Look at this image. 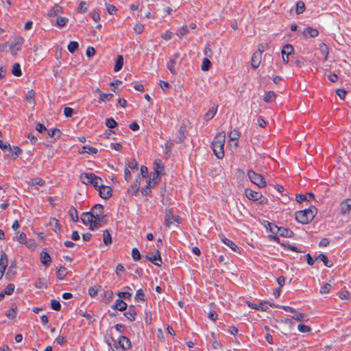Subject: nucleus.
I'll return each mask as SVG.
<instances>
[{
    "label": "nucleus",
    "instance_id": "obj_33",
    "mask_svg": "<svg viewBox=\"0 0 351 351\" xmlns=\"http://www.w3.org/2000/svg\"><path fill=\"white\" fill-rule=\"evenodd\" d=\"M10 152H11L14 160L22 154V149L18 146L10 147Z\"/></svg>",
    "mask_w": 351,
    "mask_h": 351
},
{
    "label": "nucleus",
    "instance_id": "obj_63",
    "mask_svg": "<svg viewBox=\"0 0 351 351\" xmlns=\"http://www.w3.org/2000/svg\"><path fill=\"white\" fill-rule=\"evenodd\" d=\"M331 287L332 286L330 284L326 283L323 287H321L320 293L322 294L328 293L330 291Z\"/></svg>",
    "mask_w": 351,
    "mask_h": 351
},
{
    "label": "nucleus",
    "instance_id": "obj_30",
    "mask_svg": "<svg viewBox=\"0 0 351 351\" xmlns=\"http://www.w3.org/2000/svg\"><path fill=\"white\" fill-rule=\"evenodd\" d=\"M164 170V165L160 159H156L154 162V171L162 173Z\"/></svg>",
    "mask_w": 351,
    "mask_h": 351
},
{
    "label": "nucleus",
    "instance_id": "obj_62",
    "mask_svg": "<svg viewBox=\"0 0 351 351\" xmlns=\"http://www.w3.org/2000/svg\"><path fill=\"white\" fill-rule=\"evenodd\" d=\"M175 62L173 58H171L167 64V67L171 71V73L174 74L176 71L174 68Z\"/></svg>",
    "mask_w": 351,
    "mask_h": 351
},
{
    "label": "nucleus",
    "instance_id": "obj_42",
    "mask_svg": "<svg viewBox=\"0 0 351 351\" xmlns=\"http://www.w3.org/2000/svg\"><path fill=\"white\" fill-rule=\"evenodd\" d=\"M114 95L112 93H101L99 95V103L106 102L111 100Z\"/></svg>",
    "mask_w": 351,
    "mask_h": 351
},
{
    "label": "nucleus",
    "instance_id": "obj_23",
    "mask_svg": "<svg viewBox=\"0 0 351 351\" xmlns=\"http://www.w3.org/2000/svg\"><path fill=\"white\" fill-rule=\"evenodd\" d=\"M314 195L312 193H308L305 195L303 194H298L296 195V200L298 202H302L304 201H310L313 199Z\"/></svg>",
    "mask_w": 351,
    "mask_h": 351
},
{
    "label": "nucleus",
    "instance_id": "obj_26",
    "mask_svg": "<svg viewBox=\"0 0 351 351\" xmlns=\"http://www.w3.org/2000/svg\"><path fill=\"white\" fill-rule=\"evenodd\" d=\"M173 213L172 209H169L166 211L165 215V224L167 226H169L173 223Z\"/></svg>",
    "mask_w": 351,
    "mask_h": 351
},
{
    "label": "nucleus",
    "instance_id": "obj_44",
    "mask_svg": "<svg viewBox=\"0 0 351 351\" xmlns=\"http://www.w3.org/2000/svg\"><path fill=\"white\" fill-rule=\"evenodd\" d=\"M35 92L33 89L28 90L24 99L29 103H34Z\"/></svg>",
    "mask_w": 351,
    "mask_h": 351
},
{
    "label": "nucleus",
    "instance_id": "obj_49",
    "mask_svg": "<svg viewBox=\"0 0 351 351\" xmlns=\"http://www.w3.org/2000/svg\"><path fill=\"white\" fill-rule=\"evenodd\" d=\"M48 135L51 137L56 136L59 138L61 135V131L57 128H51L48 130Z\"/></svg>",
    "mask_w": 351,
    "mask_h": 351
},
{
    "label": "nucleus",
    "instance_id": "obj_27",
    "mask_svg": "<svg viewBox=\"0 0 351 351\" xmlns=\"http://www.w3.org/2000/svg\"><path fill=\"white\" fill-rule=\"evenodd\" d=\"M49 225L56 233L60 232V223L59 221L55 218H51L49 221Z\"/></svg>",
    "mask_w": 351,
    "mask_h": 351
},
{
    "label": "nucleus",
    "instance_id": "obj_13",
    "mask_svg": "<svg viewBox=\"0 0 351 351\" xmlns=\"http://www.w3.org/2000/svg\"><path fill=\"white\" fill-rule=\"evenodd\" d=\"M293 52V47L290 44L285 45L282 49V60L285 63H288L289 56Z\"/></svg>",
    "mask_w": 351,
    "mask_h": 351
},
{
    "label": "nucleus",
    "instance_id": "obj_25",
    "mask_svg": "<svg viewBox=\"0 0 351 351\" xmlns=\"http://www.w3.org/2000/svg\"><path fill=\"white\" fill-rule=\"evenodd\" d=\"M278 234L283 237L291 238L293 236L294 233L292 230L288 228L280 227Z\"/></svg>",
    "mask_w": 351,
    "mask_h": 351
},
{
    "label": "nucleus",
    "instance_id": "obj_21",
    "mask_svg": "<svg viewBox=\"0 0 351 351\" xmlns=\"http://www.w3.org/2000/svg\"><path fill=\"white\" fill-rule=\"evenodd\" d=\"M112 307L120 311H123L127 308V304L122 299L118 298L115 300L114 304Z\"/></svg>",
    "mask_w": 351,
    "mask_h": 351
},
{
    "label": "nucleus",
    "instance_id": "obj_40",
    "mask_svg": "<svg viewBox=\"0 0 351 351\" xmlns=\"http://www.w3.org/2000/svg\"><path fill=\"white\" fill-rule=\"evenodd\" d=\"M174 147V143L171 141H167L165 145V153L167 156H170L172 152V149Z\"/></svg>",
    "mask_w": 351,
    "mask_h": 351
},
{
    "label": "nucleus",
    "instance_id": "obj_56",
    "mask_svg": "<svg viewBox=\"0 0 351 351\" xmlns=\"http://www.w3.org/2000/svg\"><path fill=\"white\" fill-rule=\"evenodd\" d=\"M159 85L164 92H167L171 87L169 82L163 80L159 81Z\"/></svg>",
    "mask_w": 351,
    "mask_h": 351
},
{
    "label": "nucleus",
    "instance_id": "obj_19",
    "mask_svg": "<svg viewBox=\"0 0 351 351\" xmlns=\"http://www.w3.org/2000/svg\"><path fill=\"white\" fill-rule=\"evenodd\" d=\"M8 256L4 252H2L0 257V271L5 273L6 267H8Z\"/></svg>",
    "mask_w": 351,
    "mask_h": 351
},
{
    "label": "nucleus",
    "instance_id": "obj_57",
    "mask_svg": "<svg viewBox=\"0 0 351 351\" xmlns=\"http://www.w3.org/2000/svg\"><path fill=\"white\" fill-rule=\"evenodd\" d=\"M305 10V5L304 2L300 1L296 4V12L297 14H302Z\"/></svg>",
    "mask_w": 351,
    "mask_h": 351
},
{
    "label": "nucleus",
    "instance_id": "obj_39",
    "mask_svg": "<svg viewBox=\"0 0 351 351\" xmlns=\"http://www.w3.org/2000/svg\"><path fill=\"white\" fill-rule=\"evenodd\" d=\"M103 241L106 245H108L112 243L111 235L108 230L103 231Z\"/></svg>",
    "mask_w": 351,
    "mask_h": 351
},
{
    "label": "nucleus",
    "instance_id": "obj_64",
    "mask_svg": "<svg viewBox=\"0 0 351 351\" xmlns=\"http://www.w3.org/2000/svg\"><path fill=\"white\" fill-rule=\"evenodd\" d=\"M128 168H130V169H131L132 170H136V171L138 170V163H137V162L136 161L135 159L131 160L128 162Z\"/></svg>",
    "mask_w": 351,
    "mask_h": 351
},
{
    "label": "nucleus",
    "instance_id": "obj_8",
    "mask_svg": "<svg viewBox=\"0 0 351 351\" xmlns=\"http://www.w3.org/2000/svg\"><path fill=\"white\" fill-rule=\"evenodd\" d=\"M99 191V195L103 199H108L112 195V190L110 186L104 185L103 182H101V186L96 189Z\"/></svg>",
    "mask_w": 351,
    "mask_h": 351
},
{
    "label": "nucleus",
    "instance_id": "obj_3",
    "mask_svg": "<svg viewBox=\"0 0 351 351\" xmlns=\"http://www.w3.org/2000/svg\"><path fill=\"white\" fill-rule=\"evenodd\" d=\"M81 182L84 184H92L95 189L101 186L102 179L93 173H82L80 176Z\"/></svg>",
    "mask_w": 351,
    "mask_h": 351
},
{
    "label": "nucleus",
    "instance_id": "obj_10",
    "mask_svg": "<svg viewBox=\"0 0 351 351\" xmlns=\"http://www.w3.org/2000/svg\"><path fill=\"white\" fill-rule=\"evenodd\" d=\"M339 210L341 215H346L351 211V199L348 198L341 202Z\"/></svg>",
    "mask_w": 351,
    "mask_h": 351
},
{
    "label": "nucleus",
    "instance_id": "obj_34",
    "mask_svg": "<svg viewBox=\"0 0 351 351\" xmlns=\"http://www.w3.org/2000/svg\"><path fill=\"white\" fill-rule=\"evenodd\" d=\"M123 65V58L122 56L119 55V56H118L117 59L116 60L114 67V71L115 72L119 71L122 69Z\"/></svg>",
    "mask_w": 351,
    "mask_h": 351
},
{
    "label": "nucleus",
    "instance_id": "obj_50",
    "mask_svg": "<svg viewBox=\"0 0 351 351\" xmlns=\"http://www.w3.org/2000/svg\"><path fill=\"white\" fill-rule=\"evenodd\" d=\"M106 125L112 129L117 125V122L112 117L108 118L106 119Z\"/></svg>",
    "mask_w": 351,
    "mask_h": 351
},
{
    "label": "nucleus",
    "instance_id": "obj_58",
    "mask_svg": "<svg viewBox=\"0 0 351 351\" xmlns=\"http://www.w3.org/2000/svg\"><path fill=\"white\" fill-rule=\"evenodd\" d=\"M132 256L134 261H138L141 258V253L136 247L132 249Z\"/></svg>",
    "mask_w": 351,
    "mask_h": 351
},
{
    "label": "nucleus",
    "instance_id": "obj_60",
    "mask_svg": "<svg viewBox=\"0 0 351 351\" xmlns=\"http://www.w3.org/2000/svg\"><path fill=\"white\" fill-rule=\"evenodd\" d=\"M268 226H269V231L271 233H273V234H278L279 230H280V227H278V226H276V225H275L274 223H269Z\"/></svg>",
    "mask_w": 351,
    "mask_h": 351
},
{
    "label": "nucleus",
    "instance_id": "obj_55",
    "mask_svg": "<svg viewBox=\"0 0 351 351\" xmlns=\"http://www.w3.org/2000/svg\"><path fill=\"white\" fill-rule=\"evenodd\" d=\"M51 307L55 311H60L61 308V304L58 300L53 299L50 302Z\"/></svg>",
    "mask_w": 351,
    "mask_h": 351
},
{
    "label": "nucleus",
    "instance_id": "obj_41",
    "mask_svg": "<svg viewBox=\"0 0 351 351\" xmlns=\"http://www.w3.org/2000/svg\"><path fill=\"white\" fill-rule=\"evenodd\" d=\"M100 285H95L94 287H90L88 289V293L90 296L95 297L97 295L98 292L101 290Z\"/></svg>",
    "mask_w": 351,
    "mask_h": 351
},
{
    "label": "nucleus",
    "instance_id": "obj_59",
    "mask_svg": "<svg viewBox=\"0 0 351 351\" xmlns=\"http://www.w3.org/2000/svg\"><path fill=\"white\" fill-rule=\"evenodd\" d=\"M106 9L110 14H114L117 12V8L111 4L106 3Z\"/></svg>",
    "mask_w": 351,
    "mask_h": 351
},
{
    "label": "nucleus",
    "instance_id": "obj_38",
    "mask_svg": "<svg viewBox=\"0 0 351 351\" xmlns=\"http://www.w3.org/2000/svg\"><path fill=\"white\" fill-rule=\"evenodd\" d=\"M69 216L71 217V219L73 221L77 222L80 220L79 217H78L77 210L75 207L72 206L70 208V209L69 210Z\"/></svg>",
    "mask_w": 351,
    "mask_h": 351
},
{
    "label": "nucleus",
    "instance_id": "obj_22",
    "mask_svg": "<svg viewBox=\"0 0 351 351\" xmlns=\"http://www.w3.org/2000/svg\"><path fill=\"white\" fill-rule=\"evenodd\" d=\"M98 152V149L96 147H91L90 145H84L81 149L79 151L80 154H96Z\"/></svg>",
    "mask_w": 351,
    "mask_h": 351
},
{
    "label": "nucleus",
    "instance_id": "obj_18",
    "mask_svg": "<svg viewBox=\"0 0 351 351\" xmlns=\"http://www.w3.org/2000/svg\"><path fill=\"white\" fill-rule=\"evenodd\" d=\"M146 258L156 265L160 266L162 264V260L158 250H157L156 254L147 255Z\"/></svg>",
    "mask_w": 351,
    "mask_h": 351
},
{
    "label": "nucleus",
    "instance_id": "obj_7",
    "mask_svg": "<svg viewBox=\"0 0 351 351\" xmlns=\"http://www.w3.org/2000/svg\"><path fill=\"white\" fill-rule=\"evenodd\" d=\"M93 215H94V218L97 222L99 223V226H101L104 222V207L101 204H95L90 211Z\"/></svg>",
    "mask_w": 351,
    "mask_h": 351
},
{
    "label": "nucleus",
    "instance_id": "obj_46",
    "mask_svg": "<svg viewBox=\"0 0 351 351\" xmlns=\"http://www.w3.org/2000/svg\"><path fill=\"white\" fill-rule=\"evenodd\" d=\"M79 45L76 41H71L67 46L69 52L73 53L78 49Z\"/></svg>",
    "mask_w": 351,
    "mask_h": 351
},
{
    "label": "nucleus",
    "instance_id": "obj_14",
    "mask_svg": "<svg viewBox=\"0 0 351 351\" xmlns=\"http://www.w3.org/2000/svg\"><path fill=\"white\" fill-rule=\"evenodd\" d=\"M240 134L238 130H233L229 134L230 145L236 148L237 147V141L239 138Z\"/></svg>",
    "mask_w": 351,
    "mask_h": 351
},
{
    "label": "nucleus",
    "instance_id": "obj_17",
    "mask_svg": "<svg viewBox=\"0 0 351 351\" xmlns=\"http://www.w3.org/2000/svg\"><path fill=\"white\" fill-rule=\"evenodd\" d=\"M318 30L311 27H306L302 32V34L305 38H315L318 36Z\"/></svg>",
    "mask_w": 351,
    "mask_h": 351
},
{
    "label": "nucleus",
    "instance_id": "obj_16",
    "mask_svg": "<svg viewBox=\"0 0 351 351\" xmlns=\"http://www.w3.org/2000/svg\"><path fill=\"white\" fill-rule=\"evenodd\" d=\"M156 185L152 182L151 178H148L147 179V184L145 186L143 187L141 192L143 196H149L151 195L152 189L154 188Z\"/></svg>",
    "mask_w": 351,
    "mask_h": 351
},
{
    "label": "nucleus",
    "instance_id": "obj_31",
    "mask_svg": "<svg viewBox=\"0 0 351 351\" xmlns=\"http://www.w3.org/2000/svg\"><path fill=\"white\" fill-rule=\"evenodd\" d=\"M315 260H319L321 261H322L324 264V265L327 267H331L332 266V263H330L327 256L323 254H319L316 258H315Z\"/></svg>",
    "mask_w": 351,
    "mask_h": 351
},
{
    "label": "nucleus",
    "instance_id": "obj_35",
    "mask_svg": "<svg viewBox=\"0 0 351 351\" xmlns=\"http://www.w3.org/2000/svg\"><path fill=\"white\" fill-rule=\"evenodd\" d=\"M221 241H223V243L225 245L228 246L232 250H233L234 252H237V250L239 249L237 245L233 241H232L231 240H230L227 238L224 237V238L221 239Z\"/></svg>",
    "mask_w": 351,
    "mask_h": 351
},
{
    "label": "nucleus",
    "instance_id": "obj_24",
    "mask_svg": "<svg viewBox=\"0 0 351 351\" xmlns=\"http://www.w3.org/2000/svg\"><path fill=\"white\" fill-rule=\"evenodd\" d=\"M40 261L44 265H49L51 263V256L48 252L43 251L40 256Z\"/></svg>",
    "mask_w": 351,
    "mask_h": 351
},
{
    "label": "nucleus",
    "instance_id": "obj_52",
    "mask_svg": "<svg viewBox=\"0 0 351 351\" xmlns=\"http://www.w3.org/2000/svg\"><path fill=\"white\" fill-rule=\"evenodd\" d=\"M135 300L140 302L145 301V295L142 289H139L136 291L135 295Z\"/></svg>",
    "mask_w": 351,
    "mask_h": 351
},
{
    "label": "nucleus",
    "instance_id": "obj_5",
    "mask_svg": "<svg viewBox=\"0 0 351 351\" xmlns=\"http://www.w3.org/2000/svg\"><path fill=\"white\" fill-rule=\"evenodd\" d=\"M81 221L85 225L89 227V229L94 230L100 227L99 223L97 222L94 218V215L90 212H84L82 213Z\"/></svg>",
    "mask_w": 351,
    "mask_h": 351
},
{
    "label": "nucleus",
    "instance_id": "obj_12",
    "mask_svg": "<svg viewBox=\"0 0 351 351\" xmlns=\"http://www.w3.org/2000/svg\"><path fill=\"white\" fill-rule=\"evenodd\" d=\"M245 195L248 199L251 201H257L263 197V195L259 191H255L250 189H245Z\"/></svg>",
    "mask_w": 351,
    "mask_h": 351
},
{
    "label": "nucleus",
    "instance_id": "obj_6",
    "mask_svg": "<svg viewBox=\"0 0 351 351\" xmlns=\"http://www.w3.org/2000/svg\"><path fill=\"white\" fill-rule=\"evenodd\" d=\"M247 176L250 181L259 188H263L266 186V181L261 174L256 173L252 170H249L247 171Z\"/></svg>",
    "mask_w": 351,
    "mask_h": 351
},
{
    "label": "nucleus",
    "instance_id": "obj_4",
    "mask_svg": "<svg viewBox=\"0 0 351 351\" xmlns=\"http://www.w3.org/2000/svg\"><path fill=\"white\" fill-rule=\"evenodd\" d=\"M131 348V341L129 338L125 336H119L117 341L113 343L114 351H125Z\"/></svg>",
    "mask_w": 351,
    "mask_h": 351
},
{
    "label": "nucleus",
    "instance_id": "obj_2",
    "mask_svg": "<svg viewBox=\"0 0 351 351\" xmlns=\"http://www.w3.org/2000/svg\"><path fill=\"white\" fill-rule=\"evenodd\" d=\"M316 213L317 209L313 206L308 209L297 211L295 213V219L300 223L307 224L313 219Z\"/></svg>",
    "mask_w": 351,
    "mask_h": 351
},
{
    "label": "nucleus",
    "instance_id": "obj_54",
    "mask_svg": "<svg viewBox=\"0 0 351 351\" xmlns=\"http://www.w3.org/2000/svg\"><path fill=\"white\" fill-rule=\"evenodd\" d=\"M14 288L15 287L14 284H8L3 290V293H5V295H11L14 292Z\"/></svg>",
    "mask_w": 351,
    "mask_h": 351
},
{
    "label": "nucleus",
    "instance_id": "obj_53",
    "mask_svg": "<svg viewBox=\"0 0 351 351\" xmlns=\"http://www.w3.org/2000/svg\"><path fill=\"white\" fill-rule=\"evenodd\" d=\"M210 66L211 62L209 59L208 58H204L202 64V70L204 71H208Z\"/></svg>",
    "mask_w": 351,
    "mask_h": 351
},
{
    "label": "nucleus",
    "instance_id": "obj_45",
    "mask_svg": "<svg viewBox=\"0 0 351 351\" xmlns=\"http://www.w3.org/2000/svg\"><path fill=\"white\" fill-rule=\"evenodd\" d=\"M161 173H162L154 171V172L152 174V178H150L151 181L152 183H154V184L156 185L157 184H158V182L160 180V174Z\"/></svg>",
    "mask_w": 351,
    "mask_h": 351
},
{
    "label": "nucleus",
    "instance_id": "obj_29",
    "mask_svg": "<svg viewBox=\"0 0 351 351\" xmlns=\"http://www.w3.org/2000/svg\"><path fill=\"white\" fill-rule=\"evenodd\" d=\"M66 274H67V269L66 267H64L63 266H60L57 268L56 275H57V278L59 280L64 279V277L66 276Z\"/></svg>",
    "mask_w": 351,
    "mask_h": 351
},
{
    "label": "nucleus",
    "instance_id": "obj_47",
    "mask_svg": "<svg viewBox=\"0 0 351 351\" xmlns=\"http://www.w3.org/2000/svg\"><path fill=\"white\" fill-rule=\"evenodd\" d=\"M60 12H62V8L59 5H55L49 12V16H57Z\"/></svg>",
    "mask_w": 351,
    "mask_h": 351
},
{
    "label": "nucleus",
    "instance_id": "obj_11",
    "mask_svg": "<svg viewBox=\"0 0 351 351\" xmlns=\"http://www.w3.org/2000/svg\"><path fill=\"white\" fill-rule=\"evenodd\" d=\"M23 38L21 36L16 38L14 42L10 45V51L12 54H16L19 51L23 43Z\"/></svg>",
    "mask_w": 351,
    "mask_h": 351
},
{
    "label": "nucleus",
    "instance_id": "obj_32",
    "mask_svg": "<svg viewBox=\"0 0 351 351\" xmlns=\"http://www.w3.org/2000/svg\"><path fill=\"white\" fill-rule=\"evenodd\" d=\"M187 125L186 124H184L183 125L180 126V128L179 130V136H177V138H179L180 142H183L184 139L186 137V133L187 132Z\"/></svg>",
    "mask_w": 351,
    "mask_h": 351
},
{
    "label": "nucleus",
    "instance_id": "obj_51",
    "mask_svg": "<svg viewBox=\"0 0 351 351\" xmlns=\"http://www.w3.org/2000/svg\"><path fill=\"white\" fill-rule=\"evenodd\" d=\"M45 184V181L39 177L35 178L34 179L32 180L31 181V185L32 186H42Z\"/></svg>",
    "mask_w": 351,
    "mask_h": 351
},
{
    "label": "nucleus",
    "instance_id": "obj_28",
    "mask_svg": "<svg viewBox=\"0 0 351 351\" xmlns=\"http://www.w3.org/2000/svg\"><path fill=\"white\" fill-rule=\"evenodd\" d=\"M13 240L18 241L19 243L25 244L26 243V234L23 232H18L13 237Z\"/></svg>",
    "mask_w": 351,
    "mask_h": 351
},
{
    "label": "nucleus",
    "instance_id": "obj_1",
    "mask_svg": "<svg viewBox=\"0 0 351 351\" xmlns=\"http://www.w3.org/2000/svg\"><path fill=\"white\" fill-rule=\"evenodd\" d=\"M226 141V134L225 132H219L215 137L213 143L212 149L215 155L219 159H221L224 157V144Z\"/></svg>",
    "mask_w": 351,
    "mask_h": 351
},
{
    "label": "nucleus",
    "instance_id": "obj_37",
    "mask_svg": "<svg viewBox=\"0 0 351 351\" xmlns=\"http://www.w3.org/2000/svg\"><path fill=\"white\" fill-rule=\"evenodd\" d=\"M12 73L14 76L19 77L22 75V71L19 63H14L12 66Z\"/></svg>",
    "mask_w": 351,
    "mask_h": 351
},
{
    "label": "nucleus",
    "instance_id": "obj_15",
    "mask_svg": "<svg viewBox=\"0 0 351 351\" xmlns=\"http://www.w3.org/2000/svg\"><path fill=\"white\" fill-rule=\"evenodd\" d=\"M136 314L137 311L136 307L133 305H130L129 306L128 311L124 313V315L128 320L133 322L136 319Z\"/></svg>",
    "mask_w": 351,
    "mask_h": 351
},
{
    "label": "nucleus",
    "instance_id": "obj_61",
    "mask_svg": "<svg viewBox=\"0 0 351 351\" xmlns=\"http://www.w3.org/2000/svg\"><path fill=\"white\" fill-rule=\"evenodd\" d=\"M294 315L292 316V318L297 320V321H300V322H302L304 321V317H305V314L304 313H298L295 311V313H293Z\"/></svg>",
    "mask_w": 351,
    "mask_h": 351
},
{
    "label": "nucleus",
    "instance_id": "obj_9",
    "mask_svg": "<svg viewBox=\"0 0 351 351\" xmlns=\"http://www.w3.org/2000/svg\"><path fill=\"white\" fill-rule=\"evenodd\" d=\"M262 60V54L261 49H258L252 55L251 58V65L254 69L259 66Z\"/></svg>",
    "mask_w": 351,
    "mask_h": 351
},
{
    "label": "nucleus",
    "instance_id": "obj_48",
    "mask_svg": "<svg viewBox=\"0 0 351 351\" xmlns=\"http://www.w3.org/2000/svg\"><path fill=\"white\" fill-rule=\"evenodd\" d=\"M68 19L62 16H58L56 19V25L60 27H64L68 22Z\"/></svg>",
    "mask_w": 351,
    "mask_h": 351
},
{
    "label": "nucleus",
    "instance_id": "obj_36",
    "mask_svg": "<svg viewBox=\"0 0 351 351\" xmlns=\"http://www.w3.org/2000/svg\"><path fill=\"white\" fill-rule=\"evenodd\" d=\"M276 96V95L274 91H268L265 93L263 100L267 103H269L274 101Z\"/></svg>",
    "mask_w": 351,
    "mask_h": 351
},
{
    "label": "nucleus",
    "instance_id": "obj_20",
    "mask_svg": "<svg viewBox=\"0 0 351 351\" xmlns=\"http://www.w3.org/2000/svg\"><path fill=\"white\" fill-rule=\"evenodd\" d=\"M140 184H138L137 182H134L128 189V193L130 196H134L137 194L140 189Z\"/></svg>",
    "mask_w": 351,
    "mask_h": 351
},
{
    "label": "nucleus",
    "instance_id": "obj_43",
    "mask_svg": "<svg viewBox=\"0 0 351 351\" xmlns=\"http://www.w3.org/2000/svg\"><path fill=\"white\" fill-rule=\"evenodd\" d=\"M217 108H218V106H217L215 107H213L212 109L209 110L205 114L204 119L206 121H208V120H210L211 119H213L217 111Z\"/></svg>",
    "mask_w": 351,
    "mask_h": 351
}]
</instances>
